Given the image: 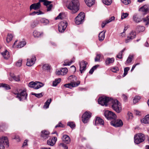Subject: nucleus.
I'll return each instance as SVG.
<instances>
[{"label": "nucleus", "instance_id": "obj_1", "mask_svg": "<svg viewBox=\"0 0 149 149\" xmlns=\"http://www.w3.org/2000/svg\"><path fill=\"white\" fill-rule=\"evenodd\" d=\"M79 0H72L68 6V9L72 11V13H75L79 10Z\"/></svg>", "mask_w": 149, "mask_h": 149}, {"label": "nucleus", "instance_id": "obj_2", "mask_svg": "<svg viewBox=\"0 0 149 149\" xmlns=\"http://www.w3.org/2000/svg\"><path fill=\"white\" fill-rule=\"evenodd\" d=\"M13 93L17 95V97L20 101H23L27 99V94L26 93V90L25 88L19 89L17 90V92H13Z\"/></svg>", "mask_w": 149, "mask_h": 149}, {"label": "nucleus", "instance_id": "obj_3", "mask_svg": "<svg viewBox=\"0 0 149 149\" xmlns=\"http://www.w3.org/2000/svg\"><path fill=\"white\" fill-rule=\"evenodd\" d=\"M110 104L113 109L118 113L120 112L122 109L121 104L117 100L112 99Z\"/></svg>", "mask_w": 149, "mask_h": 149}, {"label": "nucleus", "instance_id": "obj_4", "mask_svg": "<svg viewBox=\"0 0 149 149\" xmlns=\"http://www.w3.org/2000/svg\"><path fill=\"white\" fill-rule=\"evenodd\" d=\"M112 99L108 97L102 96L100 97L98 99V103L102 106L104 105L107 106L108 105V103H110Z\"/></svg>", "mask_w": 149, "mask_h": 149}, {"label": "nucleus", "instance_id": "obj_5", "mask_svg": "<svg viewBox=\"0 0 149 149\" xmlns=\"http://www.w3.org/2000/svg\"><path fill=\"white\" fill-rule=\"evenodd\" d=\"M145 139L144 135L141 133L136 134L134 136V142L136 144H139L143 142Z\"/></svg>", "mask_w": 149, "mask_h": 149}, {"label": "nucleus", "instance_id": "obj_6", "mask_svg": "<svg viewBox=\"0 0 149 149\" xmlns=\"http://www.w3.org/2000/svg\"><path fill=\"white\" fill-rule=\"evenodd\" d=\"M104 114L105 117L108 120L115 119L116 117V115L114 113L109 110L105 111Z\"/></svg>", "mask_w": 149, "mask_h": 149}, {"label": "nucleus", "instance_id": "obj_7", "mask_svg": "<svg viewBox=\"0 0 149 149\" xmlns=\"http://www.w3.org/2000/svg\"><path fill=\"white\" fill-rule=\"evenodd\" d=\"M84 14L83 12H81L75 18V22L76 24L79 25L83 22L84 18Z\"/></svg>", "mask_w": 149, "mask_h": 149}, {"label": "nucleus", "instance_id": "obj_8", "mask_svg": "<svg viewBox=\"0 0 149 149\" xmlns=\"http://www.w3.org/2000/svg\"><path fill=\"white\" fill-rule=\"evenodd\" d=\"M91 113L90 112L87 111L85 112L82 117L83 122L85 123H88L91 117Z\"/></svg>", "mask_w": 149, "mask_h": 149}, {"label": "nucleus", "instance_id": "obj_9", "mask_svg": "<svg viewBox=\"0 0 149 149\" xmlns=\"http://www.w3.org/2000/svg\"><path fill=\"white\" fill-rule=\"evenodd\" d=\"M68 25V24L67 22H61L58 25V29L59 32H63L66 29Z\"/></svg>", "mask_w": 149, "mask_h": 149}, {"label": "nucleus", "instance_id": "obj_10", "mask_svg": "<svg viewBox=\"0 0 149 149\" xmlns=\"http://www.w3.org/2000/svg\"><path fill=\"white\" fill-rule=\"evenodd\" d=\"M111 125L116 127H121L123 125L122 121L120 120L112 121L111 122Z\"/></svg>", "mask_w": 149, "mask_h": 149}, {"label": "nucleus", "instance_id": "obj_11", "mask_svg": "<svg viewBox=\"0 0 149 149\" xmlns=\"http://www.w3.org/2000/svg\"><path fill=\"white\" fill-rule=\"evenodd\" d=\"M88 63L86 61H82L79 63L80 71L81 73L84 72L86 69V65Z\"/></svg>", "mask_w": 149, "mask_h": 149}, {"label": "nucleus", "instance_id": "obj_12", "mask_svg": "<svg viewBox=\"0 0 149 149\" xmlns=\"http://www.w3.org/2000/svg\"><path fill=\"white\" fill-rule=\"evenodd\" d=\"M80 84L79 81H77V82H71L70 83L65 84L64 86L66 88H71L73 87L78 86Z\"/></svg>", "mask_w": 149, "mask_h": 149}, {"label": "nucleus", "instance_id": "obj_13", "mask_svg": "<svg viewBox=\"0 0 149 149\" xmlns=\"http://www.w3.org/2000/svg\"><path fill=\"white\" fill-rule=\"evenodd\" d=\"M0 143L5 146L6 147L9 146V142L7 137L6 136L0 138Z\"/></svg>", "mask_w": 149, "mask_h": 149}, {"label": "nucleus", "instance_id": "obj_14", "mask_svg": "<svg viewBox=\"0 0 149 149\" xmlns=\"http://www.w3.org/2000/svg\"><path fill=\"white\" fill-rule=\"evenodd\" d=\"M136 36V33L133 31H132L127 36V39L125 40V42L127 43L129 42L131 40L134 38Z\"/></svg>", "mask_w": 149, "mask_h": 149}, {"label": "nucleus", "instance_id": "obj_15", "mask_svg": "<svg viewBox=\"0 0 149 149\" xmlns=\"http://www.w3.org/2000/svg\"><path fill=\"white\" fill-rule=\"evenodd\" d=\"M50 133L47 130H44L41 131V136L44 139H46L49 137Z\"/></svg>", "mask_w": 149, "mask_h": 149}, {"label": "nucleus", "instance_id": "obj_16", "mask_svg": "<svg viewBox=\"0 0 149 149\" xmlns=\"http://www.w3.org/2000/svg\"><path fill=\"white\" fill-rule=\"evenodd\" d=\"M36 60V59L35 56H33L31 59H27L26 65L29 66L32 65L35 63Z\"/></svg>", "mask_w": 149, "mask_h": 149}, {"label": "nucleus", "instance_id": "obj_17", "mask_svg": "<svg viewBox=\"0 0 149 149\" xmlns=\"http://www.w3.org/2000/svg\"><path fill=\"white\" fill-rule=\"evenodd\" d=\"M149 10V6L145 5L141 7L140 9L139 10L141 11L143 13V15H145L148 12Z\"/></svg>", "mask_w": 149, "mask_h": 149}, {"label": "nucleus", "instance_id": "obj_18", "mask_svg": "<svg viewBox=\"0 0 149 149\" xmlns=\"http://www.w3.org/2000/svg\"><path fill=\"white\" fill-rule=\"evenodd\" d=\"M40 6V2H38L37 3H35L32 4L30 6V10L32 9L34 10H38L39 9Z\"/></svg>", "mask_w": 149, "mask_h": 149}, {"label": "nucleus", "instance_id": "obj_19", "mask_svg": "<svg viewBox=\"0 0 149 149\" xmlns=\"http://www.w3.org/2000/svg\"><path fill=\"white\" fill-rule=\"evenodd\" d=\"M57 140L56 137H53L52 139H49L47 141V144L48 145L52 146L55 144Z\"/></svg>", "mask_w": 149, "mask_h": 149}, {"label": "nucleus", "instance_id": "obj_20", "mask_svg": "<svg viewBox=\"0 0 149 149\" xmlns=\"http://www.w3.org/2000/svg\"><path fill=\"white\" fill-rule=\"evenodd\" d=\"M104 122L103 120L99 117H97L96 118L95 121V124L97 125L98 124L103 125Z\"/></svg>", "mask_w": 149, "mask_h": 149}, {"label": "nucleus", "instance_id": "obj_21", "mask_svg": "<svg viewBox=\"0 0 149 149\" xmlns=\"http://www.w3.org/2000/svg\"><path fill=\"white\" fill-rule=\"evenodd\" d=\"M115 19V17L114 16H112L109 19L106 20L105 21H103L102 22L101 25L102 27V28L104 27L107 24L110 22L114 20Z\"/></svg>", "mask_w": 149, "mask_h": 149}, {"label": "nucleus", "instance_id": "obj_22", "mask_svg": "<svg viewBox=\"0 0 149 149\" xmlns=\"http://www.w3.org/2000/svg\"><path fill=\"white\" fill-rule=\"evenodd\" d=\"M114 61L115 59L113 58H107L105 61V64L107 65L112 64L114 62Z\"/></svg>", "mask_w": 149, "mask_h": 149}, {"label": "nucleus", "instance_id": "obj_23", "mask_svg": "<svg viewBox=\"0 0 149 149\" xmlns=\"http://www.w3.org/2000/svg\"><path fill=\"white\" fill-rule=\"evenodd\" d=\"M142 123L149 124V114L146 115L144 118L141 120Z\"/></svg>", "mask_w": 149, "mask_h": 149}, {"label": "nucleus", "instance_id": "obj_24", "mask_svg": "<svg viewBox=\"0 0 149 149\" xmlns=\"http://www.w3.org/2000/svg\"><path fill=\"white\" fill-rule=\"evenodd\" d=\"M106 31H103L101 32L99 34V40L102 41L104 40L105 37V33Z\"/></svg>", "mask_w": 149, "mask_h": 149}, {"label": "nucleus", "instance_id": "obj_25", "mask_svg": "<svg viewBox=\"0 0 149 149\" xmlns=\"http://www.w3.org/2000/svg\"><path fill=\"white\" fill-rule=\"evenodd\" d=\"M63 141L66 143H68L70 141V138L67 135H63L62 138Z\"/></svg>", "mask_w": 149, "mask_h": 149}, {"label": "nucleus", "instance_id": "obj_26", "mask_svg": "<svg viewBox=\"0 0 149 149\" xmlns=\"http://www.w3.org/2000/svg\"><path fill=\"white\" fill-rule=\"evenodd\" d=\"M85 2L89 7H91L95 3V0H84Z\"/></svg>", "mask_w": 149, "mask_h": 149}, {"label": "nucleus", "instance_id": "obj_27", "mask_svg": "<svg viewBox=\"0 0 149 149\" xmlns=\"http://www.w3.org/2000/svg\"><path fill=\"white\" fill-rule=\"evenodd\" d=\"M2 55L5 59H8L10 56L9 52L6 50L4 52L1 53Z\"/></svg>", "mask_w": 149, "mask_h": 149}, {"label": "nucleus", "instance_id": "obj_28", "mask_svg": "<svg viewBox=\"0 0 149 149\" xmlns=\"http://www.w3.org/2000/svg\"><path fill=\"white\" fill-rule=\"evenodd\" d=\"M52 100L51 98L48 99L44 103V104L43 106V108L46 109L48 108Z\"/></svg>", "mask_w": 149, "mask_h": 149}, {"label": "nucleus", "instance_id": "obj_29", "mask_svg": "<svg viewBox=\"0 0 149 149\" xmlns=\"http://www.w3.org/2000/svg\"><path fill=\"white\" fill-rule=\"evenodd\" d=\"M36 89H38L44 86L43 83L38 81H36Z\"/></svg>", "mask_w": 149, "mask_h": 149}, {"label": "nucleus", "instance_id": "obj_30", "mask_svg": "<svg viewBox=\"0 0 149 149\" xmlns=\"http://www.w3.org/2000/svg\"><path fill=\"white\" fill-rule=\"evenodd\" d=\"M13 36L12 34L10 33H8L6 38V41L7 42H9L12 40Z\"/></svg>", "mask_w": 149, "mask_h": 149}, {"label": "nucleus", "instance_id": "obj_31", "mask_svg": "<svg viewBox=\"0 0 149 149\" xmlns=\"http://www.w3.org/2000/svg\"><path fill=\"white\" fill-rule=\"evenodd\" d=\"M42 34V33L39 32L36 30L33 32V35L35 37H39Z\"/></svg>", "mask_w": 149, "mask_h": 149}, {"label": "nucleus", "instance_id": "obj_32", "mask_svg": "<svg viewBox=\"0 0 149 149\" xmlns=\"http://www.w3.org/2000/svg\"><path fill=\"white\" fill-rule=\"evenodd\" d=\"M133 19L134 21L136 23H139L141 21V18L138 17L136 15H134Z\"/></svg>", "mask_w": 149, "mask_h": 149}, {"label": "nucleus", "instance_id": "obj_33", "mask_svg": "<svg viewBox=\"0 0 149 149\" xmlns=\"http://www.w3.org/2000/svg\"><path fill=\"white\" fill-rule=\"evenodd\" d=\"M40 22L44 25H46L49 23V20L44 18H42L40 20Z\"/></svg>", "mask_w": 149, "mask_h": 149}, {"label": "nucleus", "instance_id": "obj_34", "mask_svg": "<svg viewBox=\"0 0 149 149\" xmlns=\"http://www.w3.org/2000/svg\"><path fill=\"white\" fill-rule=\"evenodd\" d=\"M133 57V55H130L128 56L126 62L125 63V64H126V65H127V64H128L130 63L132 61Z\"/></svg>", "mask_w": 149, "mask_h": 149}, {"label": "nucleus", "instance_id": "obj_35", "mask_svg": "<svg viewBox=\"0 0 149 149\" xmlns=\"http://www.w3.org/2000/svg\"><path fill=\"white\" fill-rule=\"evenodd\" d=\"M61 70L62 72L61 74L62 75H64L68 71V70L66 68H62Z\"/></svg>", "mask_w": 149, "mask_h": 149}, {"label": "nucleus", "instance_id": "obj_36", "mask_svg": "<svg viewBox=\"0 0 149 149\" xmlns=\"http://www.w3.org/2000/svg\"><path fill=\"white\" fill-rule=\"evenodd\" d=\"M61 81V79H56L54 81L53 83V86H56Z\"/></svg>", "mask_w": 149, "mask_h": 149}, {"label": "nucleus", "instance_id": "obj_37", "mask_svg": "<svg viewBox=\"0 0 149 149\" xmlns=\"http://www.w3.org/2000/svg\"><path fill=\"white\" fill-rule=\"evenodd\" d=\"M103 3L107 5H109L111 4L112 0H102Z\"/></svg>", "mask_w": 149, "mask_h": 149}, {"label": "nucleus", "instance_id": "obj_38", "mask_svg": "<svg viewBox=\"0 0 149 149\" xmlns=\"http://www.w3.org/2000/svg\"><path fill=\"white\" fill-rule=\"evenodd\" d=\"M42 68L45 70H50V66L48 64H45L42 66Z\"/></svg>", "mask_w": 149, "mask_h": 149}, {"label": "nucleus", "instance_id": "obj_39", "mask_svg": "<svg viewBox=\"0 0 149 149\" xmlns=\"http://www.w3.org/2000/svg\"><path fill=\"white\" fill-rule=\"evenodd\" d=\"M125 50V48H124L117 55V57L119 59L122 58L123 53Z\"/></svg>", "mask_w": 149, "mask_h": 149}, {"label": "nucleus", "instance_id": "obj_40", "mask_svg": "<svg viewBox=\"0 0 149 149\" xmlns=\"http://www.w3.org/2000/svg\"><path fill=\"white\" fill-rule=\"evenodd\" d=\"M42 12L40 10H39L38 11H34L32 13H29V15H34L36 14H37L38 15L39 14H42Z\"/></svg>", "mask_w": 149, "mask_h": 149}, {"label": "nucleus", "instance_id": "obj_41", "mask_svg": "<svg viewBox=\"0 0 149 149\" xmlns=\"http://www.w3.org/2000/svg\"><path fill=\"white\" fill-rule=\"evenodd\" d=\"M26 44V43L25 41L20 42L17 45V47L18 48H21L24 47Z\"/></svg>", "mask_w": 149, "mask_h": 149}, {"label": "nucleus", "instance_id": "obj_42", "mask_svg": "<svg viewBox=\"0 0 149 149\" xmlns=\"http://www.w3.org/2000/svg\"><path fill=\"white\" fill-rule=\"evenodd\" d=\"M2 87L4 88L6 90H8L10 89L11 88L10 86L7 84L2 83Z\"/></svg>", "mask_w": 149, "mask_h": 149}, {"label": "nucleus", "instance_id": "obj_43", "mask_svg": "<svg viewBox=\"0 0 149 149\" xmlns=\"http://www.w3.org/2000/svg\"><path fill=\"white\" fill-rule=\"evenodd\" d=\"M36 82H31L29 84V86L30 87L33 88L35 89V87L36 86Z\"/></svg>", "mask_w": 149, "mask_h": 149}, {"label": "nucleus", "instance_id": "obj_44", "mask_svg": "<svg viewBox=\"0 0 149 149\" xmlns=\"http://www.w3.org/2000/svg\"><path fill=\"white\" fill-rule=\"evenodd\" d=\"M67 125H68L70 126L72 129L74 128L75 127V124L73 122H68Z\"/></svg>", "mask_w": 149, "mask_h": 149}, {"label": "nucleus", "instance_id": "obj_45", "mask_svg": "<svg viewBox=\"0 0 149 149\" xmlns=\"http://www.w3.org/2000/svg\"><path fill=\"white\" fill-rule=\"evenodd\" d=\"M143 21L145 23L146 25L149 24V16L143 18Z\"/></svg>", "mask_w": 149, "mask_h": 149}, {"label": "nucleus", "instance_id": "obj_46", "mask_svg": "<svg viewBox=\"0 0 149 149\" xmlns=\"http://www.w3.org/2000/svg\"><path fill=\"white\" fill-rule=\"evenodd\" d=\"M31 94L32 95H35L36 97L38 98L41 97L43 96V95L42 94V93L36 94L34 93H31Z\"/></svg>", "mask_w": 149, "mask_h": 149}, {"label": "nucleus", "instance_id": "obj_47", "mask_svg": "<svg viewBox=\"0 0 149 149\" xmlns=\"http://www.w3.org/2000/svg\"><path fill=\"white\" fill-rule=\"evenodd\" d=\"M140 99V97L139 96H136L133 99V102L136 103L138 102L139 100Z\"/></svg>", "mask_w": 149, "mask_h": 149}, {"label": "nucleus", "instance_id": "obj_48", "mask_svg": "<svg viewBox=\"0 0 149 149\" xmlns=\"http://www.w3.org/2000/svg\"><path fill=\"white\" fill-rule=\"evenodd\" d=\"M123 3L125 5H128L131 2L130 0H121Z\"/></svg>", "mask_w": 149, "mask_h": 149}, {"label": "nucleus", "instance_id": "obj_49", "mask_svg": "<svg viewBox=\"0 0 149 149\" xmlns=\"http://www.w3.org/2000/svg\"><path fill=\"white\" fill-rule=\"evenodd\" d=\"M130 70L129 67H126L124 69V73L123 74L124 76H126L127 74V72L128 70Z\"/></svg>", "mask_w": 149, "mask_h": 149}, {"label": "nucleus", "instance_id": "obj_50", "mask_svg": "<svg viewBox=\"0 0 149 149\" xmlns=\"http://www.w3.org/2000/svg\"><path fill=\"white\" fill-rule=\"evenodd\" d=\"M128 13H122L121 15V19H123L126 18L128 16Z\"/></svg>", "mask_w": 149, "mask_h": 149}, {"label": "nucleus", "instance_id": "obj_51", "mask_svg": "<svg viewBox=\"0 0 149 149\" xmlns=\"http://www.w3.org/2000/svg\"><path fill=\"white\" fill-rule=\"evenodd\" d=\"M38 23V21H34L31 24V26L32 28H34L36 26Z\"/></svg>", "mask_w": 149, "mask_h": 149}, {"label": "nucleus", "instance_id": "obj_52", "mask_svg": "<svg viewBox=\"0 0 149 149\" xmlns=\"http://www.w3.org/2000/svg\"><path fill=\"white\" fill-rule=\"evenodd\" d=\"M101 55L100 54H97V55L96 56L95 58V61H100V58L101 57Z\"/></svg>", "mask_w": 149, "mask_h": 149}, {"label": "nucleus", "instance_id": "obj_53", "mask_svg": "<svg viewBox=\"0 0 149 149\" xmlns=\"http://www.w3.org/2000/svg\"><path fill=\"white\" fill-rule=\"evenodd\" d=\"M111 70L113 72H116L117 71H118L119 69L117 67H115L111 68Z\"/></svg>", "mask_w": 149, "mask_h": 149}, {"label": "nucleus", "instance_id": "obj_54", "mask_svg": "<svg viewBox=\"0 0 149 149\" xmlns=\"http://www.w3.org/2000/svg\"><path fill=\"white\" fill-rule=\"evenodd\" d=\"M22 60H19L16 63V65L17 66L19 67L21 66L22 65Z\"/></svg>", "mask_w": 149, "mask_h": 149}, {"label": "nucleus", "instance_id": "obj_55", "mask_svg": "<svg viewBox=\"0 0 149 149\" xmlns=\"http://www.w3.org/2000/svg\"><path fill=\"white\" fill-rule=\"evenodd\" d=\"M52 2L50 1H46V0L44 2V5L47 6L48 5H49Z\"/></svg>", "mask_w": 149, "mask_h": 149}, {"label": "nucleus", "instance_id": "obj_56", "mask_svg": "<svg viewBox=\"0 0 149 149\" xmlns=\"http://www.w3.org/2000/svg\"><path fill=\"white\" fill-rule=\"evenodd\" d=\"M62 13H60L59 15L55 19H61Z\"/></svg>", "mask_w": 149, "mask_h": 149}, {"label": "nucleus", "instance_id": "obj_57", "mask_svg": "<svg viewBox=\"0 0 149 149\" xmlns=\"http://www.w3.org/2000/svg\"><path fill=\"white\" fill-rule=\"evenodd\" d=\"M53 5L52 4H50L49 6H47V11H50L52 8Z\"/></svg>", "mask_w": 149, "mask_h": 149}, {"label": "nucleus", "instance_id": "obj_58", "mask_svg": "<svg viewBox=\"0 0 149 149\" xmlns=\"http://www.w3.org/2000/svg\"><path fill=\"white\" fill-rule=\"evenodd\" d=\"M60 146H61L63 147H65V149H67L68 148V147L66 146V145L63 143H61L60 144Z\"/></svg>", "mask_w": 149, "mask_h": 149}, {"label": "nucleus", "instance_id": "obj_59", "mask_svg": "<svg viewBox=\"0 0 149 149\" xmlns=\"http://www.w3.org/2000/svg\"><path fill=\"white\" fill-rule=\"evenodd\" d=\"M70 62L69 61L67 60H65L64 62V63L63 64V66H66L67 65H65V64L66 65V64H69V63H70Z\"/></svg>", "mask_w": 149, "mask_h": 149}, {"label": "nucleus", "instance_id": "obj_60", "mask_svg": "<svg viewBox=\"0 0 149 149\" xmlns=\"http://www.w3.org/2000/svg\"><path fill=\"white\" fill-rule=\"evenodd\" d=\"M74 60H75V58H73L70 61V63H69V64H66V65H70L72 63H73V62H74Z\"/></svg>", "mask_w": 149, "mask_h": 149}, {"label": "nucleus", "instance_id": "obj_61", "mask_svg": "<svg viewBox=\"0 0 149 149\" xmlns=\"http://www.w3.org/2000/svg\"><path fill=\"white\" fill-rule=\"evenodd\" d=\"M62 72L61 70H57L56 72V74L57 75H62Z\"/></svg>", "mask_w": 149, "mask_h": 149}, {"label": "nucleus", "instance_id": "obj_62", "mask_svg": "<svg viewBox=\"0 0 149 149\" xmlns=\"http://www.w3.org/2000/svg\"><path fill=\"white\" fill-rule=\"evenodd\" d=\"M16 139L17 141L18 142H19L20 141V139L19 136H16L15 138Z\"/></svg>", "mask_w": 149, "mask_h": 149}, {"label": "nucleus", "instance_id": "obj_63", "mask_svg": "<svg viewBox=\"0 0 149 149\" xmlns=\"http://www.w3.org/2000/svg\"><path fill=\"white\" fill-rule=\"evenodd\" d=\"M27 140H24V142L23 143V146H26L27 145Z\"/></svg>", "mask_w": 149, "mask_h": 149}, {"label": "nucleus", "instance_id": "obj_64", "mask_svg": "<svg viewBox=\"0 0 149 149\" xmlns=\"http://www.w3.org/2000/svg\"><path fill=\"white\" fill-rule=\"evenodd\" d=\"M135 113L137 115H140V113L137 110H135L134 111Z\"/></svg>", "mask_w": 149, "mask_h": 149}]
</instances>
